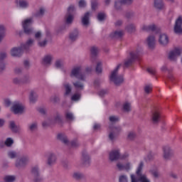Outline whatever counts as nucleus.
<instances>
[{
	"label": "nucleus",
	"mask_w": 182,
	"mask_h": 182,
	"mask_svg": "<svg viewBox=\"0 0 182 182\" xmlns=\"http://www.w3.org/2000/svg\"><path fill=\"white\" fill-rule=\"evenodd\" d=\"M82 70H83L82 65H77L73 66L70 73V77L86 82V73H82Z\"/></svg>",
	"instance_id": "obj_1"
},
{
	"label": "nucleus",
	"mask_w": 182,
	"mask_h": 182,
	"mask_svg": "<svg viewBox=\"0 0 182 182\" xmlns=\"http://www.w3.org/2000/svg\"><path fill=\"white\" fill-rule=\"evenodd\" d=\"M34 38L37 41V45L39 48H46L48 45L49 38H50V34L49 32L46 33V35H43L42 31H38L34 33Z\"/></svg>",
	"instance_id": "obj_2"
},
{
	"label": "nucleus",
	"mask_w": 182,
	"mask_h": 182,
	"mask_svg": "<svg viewBox=\"0 0 182 182\" xmlns=\"http://www.w3.org/2000/svg\"><path fill=\"white\" fill-rule=\"evenodd\" d=\"M119 69H120V65H118L117 68L112 71L109 76L111 82H113L115 86H120V85H123L124 82V77H123V75H119Z\"/></svg>",
	"instance_id": "obj_3"
},
{
	"label": "nucleus",
	"mask_w": 182,
	"mask_h": 182,
	"mask_svg": "<svg viewBox=\"0 0 182 182\" xmlns=\"http://www.w3.org/2000/svg\"><path fill=\"white\" fill-rule=\"evenodd\" d=\"M109 139L111 141H114V140H116V139L117 138V136H119V133L122 132V127H120V125H109Z\"/></svg>",
	"instance_id": "obj_4"
},
{
	"label": "nucleus",
	"mask_w": 182,
	"mask_h": 182,
	"mask_svg": "<svg viewBox=\"0 0 182 182\" xmlns=\"http://www.w3.org/2000/svg\"><path fill=\"white\" fill-rule=\"evenodd\" d=\"M32 22H33V18H27L23 21V29L26 35H32L33 33V28L31 26Z\"/></svg>",
	"instance_id": "obj_5"
},
{
	"label": "nucleus",
	"mask_w": 182,
	"mask_h": 182,
	"mask_svg": "<svg viewBox=\"0 0 182 182\" xmlns=\"http://www.w3.org/2000/svg\"><path fill=\"white\" fill-rule=\"evenodd\" d=\"M141 55V49H138L135 52H131L130 53V57L128 58L124 61V65L125 66H131V65Z\"/></svg>",
	"instance_id": "obj_6"
},
{
	"label": "nucleus",
	"mask_w": 182,
	"mask_h": 182,
	"mask_svg": "<svg viewBox=\"0 0 182 182\" xmlns=\"http://www.w3.org/2000/svg\"><path fill=\"white\" fill-rule=\"evenodd\" d=\"M28 163H29V156L28 155H24L16 159V168H25Z\"/></svg>",
	"instance_id": "obj_7"
},
{
	"label": "nucleus",
	"mask_w": 182,
	"mask_h": 182,
	"mask_svg": "<svg viewBox=\"0 0 182 182\" xmlns=\"http://www.w3.org/2000/svg\"><path fill=\"white\" fill-rule=\"evenodd\" d=\"M11 112L14 114H23L25 113V106L19 102H16L11 107Z\"/></svg>",
	"instance_id": "obj_8"
},
{
	"label": "nucleus",
	"mask_w": 182,
	"mask_h": 182,
	"mask_svg": "<svg viewBox=\"0 0 182 182\" xmlns=\"http://www.w3.org/2000/svg\"><path fill=\"white\" fill-rule=\"evenodd\" d=\"M163 158L166 161L171 160L173 157L174 156V151L170 146H164L163 148Z\"/></svg>",
	"instance_id": "obj_9"
},
{
	"label": "nucleus",
	"mask_w": 182,
	"mask_h": 182,
	"mask_svg": "<svg viewBox=\"0 0 182 182\" xmlns=\"http://www.w3.org/2000/svg\"><path fill=\"white\" fill-rule=\"evenodd\" d=\"M53 62V55L52 54H46L41 59V65L45 68H49Z\"/></svg>",
	"instance_id": "obj_10"
},
{
	"label": "nucleus",
	"mask_w": 182,
	"mask_h": 182,
	"mask_svg": "<svg viewBox=\"0 0 182 182\" xmlns=\"http://www.w3.org/2000/svg\"><path fill=\"white\" fill-rule=\"evenodd\" d=\"M131 182H151L149 178H147L146 174L136 176L134 174H131Z\"/></svg>",
	"instance_id": "obj_11"
},
{
	"label": "nucleus",
	"mask_w": 182,
	"mask_h": 182,
	"mask_svg": "<svg viewBox=\"0 0 182 182\" xmlns=\"http://www.w3.org/2000/svg\"><path fill=\"white\" fill-rule=\"evenodd\" d=\"M79 36H80V32L79 31V29L75 28L70 32L68 35L69 41L73 43L79 39Z\"/></svg>",
	"instance_id": "obj_12"
},
{
	"label": "nucleus",
	"mask_w": 182,
	"mask_h": 182,
	"mask_svg": "<svg viewBox=\"0 0 182 182\" xmlns=\"http://www.w3.org/2000/svg\"><path fill=\"white\" fill-rule=\"evenodd\" d=\"M91 16H92V13L90 11H87L82 15V16L81 17V23L82 26L87 28V26L90 25Z\"/></svg>",
	"instance_id": "obj_13"
},
{
	"label": "nucleus",
	"mask_w": 182,
	"mask_h": 182,
	"mask_svg": "<svg viewBox=\"0 0 182 182\" xmlns=\"http://www.w3.org/2000/svg\"><path fill=\"white\" fill-rule=\"evenodd\" d=\"M182 53L181 48H175L168 53V59L172 62H174L180 55Z\"/></svg>",
	"instance_id": "obj_14"
},
{
	"label": "nucleus",
	"mask_w": 182,
	"mask_h": 182,
	"mask_svg": "<svg viewBox=\"0 0 182 182\" xmlns=\"http://www.w3.org/2000/svg\"><path fill=\"white\" fill-rule=\"evenodd\" d=\"M46 164L48 167H52L56 164V155L53 152H48L47 154Z\"/></svg>",
	"instance_id": "obj_15"
},
{
	"label": "nucleus",
	"mask_w": 182,
	"mask_h": 182,
	"mask_svg": "<svg viewBox=\"0 0 182 182\" xmlns=\"http://www.w3.org/2000/svg\"><path fill=\"white\" fill-rule=\"evenodd\" d=\"M80 164L83 167H89L90 166V156L87 152H83L81 156Z\"/></svg>",
	"instance_id": "obj_16"
},
{
	"label": "nucleus",
	"mask_w": 182,
	"mask_h": 182,
	"mask_svg": "<svg viewBox=\"0 0 182 182\" xmlns=\"http://www.w3.org/2000/svg\"><path fill=\"white\" fill-rule=\"evenodd\" d=\"M173 31L175 33H182V16H179L176 18Z\"/></svg>",
	"instance_id": "obj_17"
},
{
	"label": "nucleus",
	"mask_w": 182,
	"mask_h": 182,
	"mask_svg": "<svg viewBox=\"0 0 182 182\" xmlns=\"http://www.w3.org/2000/svg\"><path fill=\"white\" fill-rule=\"evenodd\" d=\"M110 161H117L120 159V149H113L109 152Z\"/></svg>",
	"instance_id": "obj_18"
},
{
	"label": "nucleus",
	"mask_w": 182,
	"mask_h": 182,
	"mask_svg": "<svg viewBox=\"0 0 182 182\" xmlns=\"http://www.w3.org/2000/svg\"><path fill=\"white\" fill-rule=\"evenodd\" d=\"M23 50H25L22 48V46H21L19 48L14 47L10 50V55L12 56V58H17L22 55Z\"/></svg>",
	"instance_id": "obj_19"
},
{
	"label": "nucleus",
	"mask_w": 182,
	"mask_h": 182,
	"mask_svg": "<svg viewBox=\"0 0 182 182\" xmlns=\"http://www.w3.org/2000/svg\"><path fill=\"white\" fill-rule=\"evenodd\" d=\"M35 45V39L33 38H28L26 43L21 44V48L23 49V50H26V52L29 51V49L32 48Z\"/></svg>",
	"instance_id": "obj_20"
},
{
	"label": "nucleus",
	"mask_w": 182,
	"mask_h": 182,
	"mask_svg": "<svg viewBox=\"0 0 182 182\" xmlns=\"http://www.w3.org/2000/svg\"><path fill=\"white\" fill-rule=\"evenodd\" d=\"M9 129L11 130L12 133L16 134H20L21 133V126L16 125L14 121H10Z\"/></svg>",
	"instance_id": "obj_21"
},
{
	"label": "nucleus",
	"mask_w": 182,
	"mask_h": 182,
	"mask_svg": "<svg viewBox=\"0 0 182 182\" xmlns=\"http://www.w3.org/2000/svg\"><path fill=\"white\" fill-rule=\"evenodd\" d=\"M117 167L120 171L125 170L126 171H130L132 170V163L127 162L125 164H123L121 162H118L117 163Z\"/></svg>",
	"instance_id": "obj_22"
},
{
	"label": "nucleus",
	"mask_w": 182,
	"mask_h": 182,
	"mask_svg": "<svg viewBox=\"0 0 182 182\" xmlns=\"http://www.w3.org/2000/svg\"><path fill=\"white\" fill-rule=\"evenodd\" d=\"M146 45L149 49H154L156 46V37L151 35L146 38Z\"/></svg>",
	"instance_id": "obj_23"
},
{
	"label": "nucleus",
	"mask_w": 182,
	"mask_h": 182,
	"mask_svg": "<svg viewBox=\"0 0 182 182\" xmlns=\"http://www.w3.org/2000/svg\"><path fill=\"white\" fill-rule=\"evenodd\" d=\"M160 117H161V116L160 115L159 112H158V111L153 112L151 115V122L154 124H157V123H159V122H160Z\"/></svg>",
	"instance_id": "obj_24"
},
{
	"label": "nucleus",
	"mask_w": 182,
	"mask_h": 182,
	"mask_svg": "<svg viewBox=\"0 0 182 182\" xmlns=\"http://www.w3.org/2000/svg\"><path fill=\"white\" fill-rule=\"evenodd\" d=\"M159 42L162 46H166L168 44V36L166 33H161L159 35Z\"/></svg>",
	"instance_id": "obj_25"
},
{
	"label": "nucleus",
	"mask_w": 182,
	"mask_h": 182,
	"mask_svg": "<svg viewBox=\"0 0 182 182\" xmlns=\"http://www.w3.org/2000/svg\"><path fill=\"white\" fill-rule=\"evenodd\" d=\"M73 85L77 90H83L85 89V84L83 81L79 80L72 82Z\"/></svg>",
	"instance_id": "obj_26"
},
{
	"label": "nucleus",
	"mask_w": 182,
	"mask_h": 182,
	"mask_svg": "<svg viewBox=\"0 0 182 182\" xmlns=\"http://www.w3.org/2000/svg\"><path fill=\"white\" fill-rule=\"evenodd\" d=\"M58 140H60V141H62L63 144H65L66 146H69L70 144V142H69V139H68V136L63 134H58L57 135Z\"/></svg>",
	"instance_id": "obj_27"
},
{
	"label": "nucleus",
	"mask_w": 182,
	"mask_h": 182,
	"mask_svg": "<svg viewBox=\"0 0 182 182\" xmlns=\"http://www.w3.org/2000/svg\"><path fill=\"white\" fill-rule=\"evenodd\" d=\"M73 19H75L74 14H66L64 16V22H65L66 25H72L73 23Z\"/></svg>",
	"instance_id": "obj_28"
},
{
	"label": "nucleus",
	"mask_w": 182,
	"mask_h": 182,
	"mask_svg": "<svg viewBox=\"0 0 182 182\" xmlns=\"http://www.w3.org/2000/svg\"><path fill=\"white\" fill-rule=\"evenodd\" d=\"M5 36H6V27L4 24H0V43H2Z\"/></svg>",
	"instance_id": "obj_29"
},
{
	"label": "nucleus",
	"mask_w": 182,
	"mask_h": 182,
	"mask_svg": "<svg viewBox=\"0 0 182 182\" xmlns=\"http://www.w3.org/2000/svg\"><path fill=\"white\" fill-rule=\"evenodd\" d=\"M38 122L34 121L28 124V132H38Z\"/></svg>",
	"instance_id": "obj_30"
},
{
	"label": "nucleus",
	"mask_w": 182,
	"mask_h": 182,
	"mask_svg": "<svg viewBox=\"0 0 182 182\" xmlns=\"http://www.w3.org/2000/svg\"><path fill=\"white\" fill-rule=\"evenodd\" d=\"M63 87L65 89L64 96H69L72 93V85L69 82H65Z\"/></svg>",
	"instance_id": "obj_31"
},
{
	"label": "nucleus",
	"mask_w": 182,
	"mask_h": 182,
	"mask_svg": "<svg viewBox=\"0 0 182 182\" xmlns=\"http://www.w3.org/2000/svg\"><path fill=\"white\" fill-rule=\"evenodd\" d=\"M31 174L33 178L36 177L41 175V170L39 169V166H35L31 168Z\"/></svg>",
	"instance_id": "obj_32"
},
{
	"label": "nucleus",
	"mask_w": 182,
	"mask_h": 182,
	"mask_svg": "<svg viewBox=\"0 0 182 182\" xmlns=\"http://www.w3.org/2000/svg\"><path fill=\"white\" fill-rule=\"evenodd\" d=\"M72 177L74 180H83L85 178V174L82 172L75 171L73 173Z\"/></svg>",
	"instance_id": "obj_33"
},
{
	"label": "nucleus",
	"mask_w": 182,
	"mask_h": 182,
	"mask_svg": "<svg viewBox=\"0 0 182 182\" xmlns=\"http://www.w3.org/2000/svg\"><path fill=\"white\" fill-rule=\"evenodd\" d=\"M124 35V31H115L111 33V38H115V39H119V38L123 37Z\"/></svg>",
	"instance_id": "obj_34"
},
{
	"label": "nucleus",
	"mask_w": 182,
	"mask_h": 182,
	"mask_svg": "<svg viewBox=\"0 0 182 182\" xmlns=\"http://www.w3.org/2000/svg\"><path fill=\"white\" fill-rule=\"evenodd\" d=\"M38 93H36V92L32 90L30 92V95H29V100L31 102V103H35V102H36V100H38Z\"/></svg>",
	"instance_id": "obj_35"
},
{
	"label": "nucleus",
	"mask_w": 182,
	"mask_h": 182,
	"mask_svg": "<svg viewBox=\"0 0 182 182\" xmlns=\"http://www.w3.org/2000/svg\"><path fill=\"white\" fill-rule=\"evenodd\" d=\"M154 8L156 9H164V3L163 0H154Z\"/></svg>",
	"instance_id": "obj_36"
},
{
	"label": "nucleus",
	"mask_w": 182,
	"mask_h": 182,
	"mask_svg": "<svg viewBox=\"0 0 182 182\" xmlns=\"http://www.w3.org/2000/svg\"><path fill=\"white\" fill-rule=\"evenodd\" d=\"M65 66V63L63 61V60L58 59L56 60L54 63V67L55 69H63Z\"/></svg>",
	"instance_id": "obj_37"
},
{
	"label": "nucleus",
	"mask_w": 182,
	"mask_h": 182,
	"mask_svg": "<svg viewBox=\"0 0 182 182\" xmlns=\"http://www.w3.org/2000/svg\"><path fill=\"white\" fill-rule=\"evenodd\" d=\"M142 31H146V32H149L150 31H156V25L150 24V25H143L141 27Z\"/></svg>",
	"instance_id": "obj_38"
},
{
	"label": "nucleus",
	"mask_w": 182,
	"mask_h": 182,
	"mask_svg": "<svg viewBox=\"0 0 182 182\" xmlns=\"http://www.w3.org/2000/svg\"><path fill=\"white\" fill-rule=\"evenodd\" d=\"M123 5L124 3L122 0H117L114 2V9H116V11H122V9H123Z\"/></svg>",
	"instance_id": "obj_39"
},
{
	"label": "nucleus",
	"mask_w": 182,
	"mask_h": 182,
	"mask_svg": "<svg viewBox=\"0 0 182 182\" xmlns=\"http://www.w3.org/2000/svg\"><path fill=\"white\" fill-rule=\"evenodd\" d=\"M143 167H144V162L141 161L138 166V168L136 171V177H139V176H142Z\"/></svg>",
	"instance_id": "obj_40"
},
{
	"label": "nucleus",
	"mask_w": 182,
	"mask_h": 182,
	"mask_svg": "<svg viewBox=\"0 0 182 182\" xmlns=\"http://www.w3.org/2000/svg\"><path fill=\"white\" fill-rule=\"evenodd\" d=\"M143 167H144V162L141 161L138 166V168L136 171V177H139V176H142Z\"/></svg>",
	"instance_id": "obj_41"
},
{
	"label": "nucleus",
	"mask_w": 182,
	"mask_h": 182,
	"mask_svg": "<svg viewBox=\"0 0 182 182\" xmlns=\"http://www.w3.org/2000/svg\"><path fill=\"white\" fill-rule=\"evenodd\" d=\"M65 117L68 122H73V120H75V115L69 111L65 112Z\"/></svg>",
	"instance_id": "obj_42"
},
{
	"label": "nucleus",
	"mask_w": 182,
	"mask_h": 182,
	"mask_svg": "<svg viewBox=\"0 0 182 182\" xmlns=\"http://www.w3.org/2000/svg\"><path fill=\"white\" fill-rule=\"evenodd\" d=\"M91 3V9L94 12L97 11V9L99 8V0H90Z\"/></svg>",
	"instance_id": "obj_43"
},
{
	"label": "nucleus",
	"mask_w": 182,
	"mask_h": 182,
	"mask_svg": "<svg viewBox=\"0 0 182 182\" xmlns=\"http://www.w3.org/2000/svg\"><path fill=\"white\" fill-rule=\"evenodd\" d=\"M76 12V6L75 4H70L67 9V13L69 15H75Z\"/></svg>",
	"instance_id": "obj_44"
},
{
	"label": "nucleus",
	"mask_w": 182,
	"mask_h": 182,
	"mask_svg": "<svg viewBox=\"0 0 182 182\" xmlns=\"http://www.w3.org/2000/svg\"><path fill=\"white\" fill-rule=\"evenodd\" d=\"M109 121L112 124H114V123H119L120 122V117L117 115H111L109 117Z\"/></svg>",
	"instance_id": "obj_45"
},
{
	"label": "nucleus",
	"mask_w": 182,
	"mask_h": 182,
	"mask_svg": "<svg viewBox=\"0 0 182 182\" xmlns=\"http://www.w3.org/2000/svg\"><path fill=\"white\" fill-rule=\"evenodd\" d=\"M7 156L9 159H18L19 154L15 151H9Z\"/></svg>",
	"instance_id": "obj_46"
},
{
	"label": "nucleus",
	"mask_w": 182,
	"mask_h": 182,
	"mask_svg": "<svg viewBox=\"0 0 182 182\" xmlns=\"http://www.w3.org/2000/svg\"><path fill=\"white\" fill-rule=\"evenodd\" d=\"M50 103L56 105V103H59L60 102V98L59 97V95H54L50 97Z\"/></svg>",
	"instance_id": "obj_47"
},
{
	"label": "nucleus",
	"mask_w": 182,
	"mask_h": 182,
	"mask_svg": "<svg viewBox=\"0 0 182 182\" xmlns=\"http://www.w3.org/2000/svg\"><path fill=\"white\" fill-rule=\"evenodd\" d=\"M18 6L23 9H25L29 6V2H28L26 0H20L18 1Z\"/></svg>",
	"instance_id": "obj_48"
},
{
	"label": "nucleus",
	"mask_w": 182,
	"mask_h": 182,
	"mask_svg": "<svg viewBox=\"0 0 182 182\" xmlns=\"http://www.w3.org/2000/svg\"><path fill=\"white\" fill-rule=\"evenodd\" d=\"M126 30L127 32H129V33H133V32L136 31V25L134 23H129L127 26Z\"/></svg>",
	"instance_id": "obj_49"
},
{
	"label": "nucleus",
	"mask_w": 182,
	"mask_h": 182,
	"mask_svg": "<svg viewBox=\"0 0 182 182\" xmlns=\"http://www.w3.org/2000/svg\"><path fill=\"white\" fill-rule=\"evenodd\" d=\"M124 112H130L132 110V104L130 102H124L123 104Z\"/></svg>",
	"instance_id": "obj_50"
},
{
	"label": "nucleus",
	"mask_w": 182,
	"mask_h": 182,
	"mask_svg": "<svg viewBox=\"0 0 182 182\" xmlns=\"http://www.w3.org/2000/svg\"><path fill=\"white\" fill-rule=\"evenodd\" d=\"M21 82L23 85H28L31 82V77L29 75H24L23 78H21Z\"/></svg>",
	"instance_id": "obj_51"
},
{
	"label": "nucleus",
	"mask_w": 182,
	"mask_h": 182,
	"mask_svg": "<svg viewBox=\"0 0 182 182\" xmlns=\"http://www.w3.org/2000/svg\"><path fill=\"white\" fill-rule=\"evenodd\" d=\"M45 15V9L41 8L35 14L36 18H42Z\"/></svg>",
	"instance_id": "obj_52"
},
{
	"label": "nucleus",
	"mask_w": 182,
	"mask_h": 182,
	"mask_svg": "<svg viewBox=\"0 0 182 182\" xmlns=\"http://www.w3.org/2000/svg\"><path fill=\"white\" fill-rule=\"evenodd\" d=\"M97 19H98L100 22H103V21L106 19V14L105 13H98Z\"/></svg>",
	"instance_id": "obj_53"
},
{
	"label": "nucleus",
	"mask_w": 182,
	"mask_h": 182,
	"mask_svg": "<svg viewBox=\"0 0 182 182\" xmlns=\"http://www.w3.org/2000/svg\"><path fill=\"white\" fill-rule=\"evenodd\" d=\"M81 95L80 93H75L72 95L71 100L73 102H79L80 100Z\"/></svg>",
	"instance_id": "obj_54"
},
{
	"label": "nucleus",
	"mask_w": 182,
	"mask_h": 182,
	"mask_svg": "<svg viewBox=\"0 0 182 182\" xmlns=\"http://www.w3.org/2000/svg\"><path fill=\"white\" fill-rule=\"evenodd\" d=\"M144 90L146 95H149V93H151V90H153V86H151V85H146L144 87Z\"/></svg>",
	"instance_id": "obj_55"
},
{
	"label": "nucleus",
	"mask_w": 182,
	"mask_h": 182,
	"mask_svg": "<svg viewBox=\"0 0 182 182\" xmlns=\"http://www.w3.org/2000/svg\"><path fill=\"white\" fill-rule=\"evenodd\" d=\"M90 53L92 56H97V53H99V48L97 47L93 46L90 49Z\"/></svg>",
	"instance_id": "obj_56"
},
{
	"label": "nucleus",
	"mask_w": 182,
	"mask_h": 182,
	"mask_svg": "<svg viewBox=\"0 0 182 182\" xmlns=\"http://www.w3.org/2000/svg\"><path fill=\"white\" fill-rule=\"evenodd\" d=\"M55 123H62V117L59 113H57L54 117Z\"/></svg>",
	"instance_id": "obj_57"
},
{
	"label": "nucleus",
	"mask_w": 182,
	"mask_h": 182,
	"mask_svg": "<svg viewBox=\"0 0 182 182\" xmlns=\"http://www.w3.org/2000/svg\"><path fill=\"white\" fill-rule=\"evenodd\" d=\"M8 58V53L6 51L0 52V60H5Z\"/></svg>",
	"instance_id": "obj_58"
},
{
	"label": "nucleus",
	"mask_w": 182,
	"mask_h": 182,
	"mask_svg": "<svg viewBox=\"0 0 182 182\" xmlns=\"http://www.w3.org/2000/svg\"><path fill=\"white\" fill-rule=\"evenodd\" d=\"M127 137L129 140H134V139H136V132H129L128 133Z\"/></svg>",
	"instance_id": "obj_59"
},
{
	"label": "nucleus",
	"mask_w": 182,
	"mask_h": 182,
	"mask_svg": "<svg viewBox=\"0 0 182 182\" xmlns=\"http://www.w3.org/2000/svg\"><path fill=\"white\" fill-rule=\"evenodd\" d=\"M33 180L34 182H43L44 179L41 175H38L37 176H34Z\"/></svg>",
	"instance_id": "obj_60"
},
{
	"label": "nucleus",
	"mask_w": 182,
	"mask_h": 182,
	"mask_svg": "<svg viewBox=\"0 0 182 182\" xmlns=\"http://www.w3.org/2000/svg\"><path fill=\"white\" fill-rule=\"evenodd\" d=\"M119 182H129V180L127 179V176L120 175L119 177Z\"/></svg>",
	"instance_id": "obj_61"
},
{
	"label": "nucleus",
	"mask_w": 182,
	"mask_h": 182,
	"mask_svg": "<svg viewBox=\"0 0 182 182\" xmlns=\"http://www.w3.org/2000/svg\"><path fill=\"white\" fill-rule=\"evenodd\" d=\"M97 73H100L102 72V61H98L96 66Z\"/></svg>",
	"instance_id": "obj_62"
},
{
	"label": "nucleus",
	"mask_w": 182,
	"mask_h": 182,
	"mask_svg": "<svg viewBox=\"0 0 182 182\" xmlns=\"http://www.w3.org/2000/svg\"><path fill=\"white\" fill-rule=\"evenodd\" d=\"M6 182H14L15 181V176H7L4 178Z\"/></svg>",
	"instance_id": "obj_63"
},
{
	"label": "nucleus",
	"mask_w": 182,
	"mask_h": 182,
	"mask_svg": "<svg viewBox=\"0 0 182 182\" xmlns=\"http://www.w3.org/2000/svg\"><path fill=\"white\" fill-rule=\"evenodd\" d=\"M87 6V4L86 3V1L85 0H80L78 2V6L80 8H86Z\"/></svg>",
	"instance_id": "obj_64"
}]
</instances>
